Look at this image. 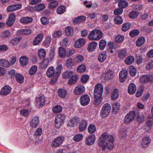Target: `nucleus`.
Here are the masks:
<instances>
[{
    "instance_id": "nucleus-60",
    "label": "nucleus",
    "mask_w": 153,
    "mask_h": 153,
    "mask_svg": "<svg viewBox=\"0 0 153 153\" xmlns=\"http://www.w3.org/2000/svg\"><path fill=\"white\" fill-rule=\"evenodd\" d=\"M58 3V2L57 1H51L49 4V8L50 9H53L56 8L57 7Z\"/></svg>"
},
{
    "instance_id": "nucleus-44",
    "label": "nucleus",
    "mask_w": 153,
    "mask_h": 153,
    "mask_svg": "<svg viewBox=\"0 0 153 153\" xmlns=\"http://www.w3.org/2000/svg\"><path fill=\"white\" fill-rule=\"evenodd\" d=\"M131 25L130 23L127 22L124 24L122 27V30L124 32L128 30L131 27Z\"/></svg>"
},
{
    "instance_id": "nucleus-61",
    "label": "nucleus",
    "mask_w": 153,
    "mask_h": 153,
    "mask_svg": "<svg viewBox=\"0 0 153 153\" xmlns=\"http://www.w3.org/2000/svg\"><path fill=\"white\" fill-rule=\"evenodd\" d=\"M84 59V57L82 55H79L77 56L75 58V61L78 63H80L82 62Z\"/></svg>"
},
{
    "instance_id": "nucleus-36",
    "label": "nucleus",
    "mask_w": 153,
    "mask_h": 153,
    "mask_svg": "<svg viewBox=\"0 0 153 153\" xmlns=\"http://www.w3.org/2000/svg\"><path fill=\"white\" fill-rule=\"evenodd\" d=\"M59 56L61 58H64L65 57L66 54V49L62 47H60L59 49Z\"/></svg>"
},
{
    "instance_id": "nucleus-63",
    "label": "nucleus",
    "mask_w": 153,
    "mask_h": 153,
    "mask_svg": "<svg viewBox=\"0 0 153 153\" xmlns=\"http://www.w3.org/2000/svg\"><path fill=\"white\" fill-rule=\"evenodd\" d=\"M68 124L71 127H73L77 124V120L73 118L70 120Z\"/></svg>"
},
{
    "instance_id": "nucleus-33",
    "label": "nucleus",
    "mask_w": 153,
    "mask_h": 153,
    "mask_svg": "<svg viewBox=\"0 0 153 153\" xmlns=\"http://www.w3.org/2000/svg\"><path fill=\"white\" fill-rule=\"evenodd\" d=\"M10 65V63L7 60L3 59H0V65L4 67L8 68Z\"/></svg>"
},
{
    "instance_id": "nucleus-32",
    "label": "nucleus",
    "mask_w": 153,
    "mask_h": 153,
    "mask_svg": "<svg viewBox=\"0 0 153 153\" xmlns=\"http://www.w3.org/2000/svg\"><path fill=\"white\" fill-rule=\"evenodd\" d=\"M134 58L132 56H128L125 60V64L127 65L132 64L134 62Z\"/></svg>"
},
{
    "instance_id": "nucleus-3",
    "label": "nucleus",
    "mask_w": 153,
    "mask_h": 153,
    "mask_svg": "<svg viewBox=\"0 0 153 153\" xmlns=\"http://www.w3.org/2000/svg\"><path fill=\"white\" fill-rule=\"evenodd\" d=\"M65 117L64 114H60L57 115L55 117V126L57 128H60L64 124Z\"/></svg>"
},
{
    "instance_id": "nucleus-34",
    "label": "nucleus",
    "mask_w": 153,
    "mask_h": 153,
    "mask_svg": "<svg viewBox=\"0 0 153 153\" xmlns=\"http://www.w3.org/2000/svg\"><path fill=\"white\" fill-rule=\"evenodd\" d=\"M119 97V92L118 89H115L112 92L111 98L112 100H114L117 99Z\"/></svg>"
},
{
    "instance_id": "nucleus-18",
    "label": "nucleus",
    "mask_w": 153,
    "mask_h": 153,
    "mask_svg": "<svg viewBox=\"0 0 153 153\" xmlns=\"http://www.w3.org/2000/svg\"><path fill=\"white\" fill-rule=\"evenodd\" d=\"M43 37V35L42 33H40L38 34L34 39L33 43V45H38L42 40Z\"/></svg>"
},
{
    "instance_id": "nucleus-27",
    "label": "nucleus",
    "mask_w": 153,
    "mask_h": 153,
    "mask_svg": "<svg viewBox=\"0 0 153 153\" xmlns=\"http://www.w3.org/2000/svg\"><path fill=\"white\" fill-rule=\"evenodd\" d=\"M112 111L115 114H117L120 109V105L119 103H115L113 105Z\"/></svg>"
},
{
    "instance_id": "nucleus-12",
    "label": "nucleus",
    "mask_w": 153,
    "mask_h": 153,
    "mask_svg": "<svg viewBox=\"0 0 153 153\" xmlns=\"http://www.w3.org/2000/svg\"><path fill=\"white\" fill-rule=\"evenodd\" d=\"M128 74V72L126 69L122 70L119 73V79L120 82H123L126 79Z\"/></svg>"
},
{
    "instance_id": "nucleus-38",
    "label": "nucleus",
    "mask_w": 153,
    "mask_h": 153,
    "mask_svg": "<svg viewBox=\"0 0 153 153\" xmlns=\"http://www.w3.org/2000/svg\"><path fill=\"white\" fill-rule=\"evenodd\" d=\"M22 37H18L13 39L10 41V43L13 45L18 44L22 39Z\"/></svg>"
},
{
    "instance_id": "nucleus-2",
    "label": "nucleus",
    "mask_w": 153,
    "mask_h": 153,
    "mask_svg": "<svg viewBox=\"0 0 153 153\" xmlns=\"http://www.w3.org/2000/svg\"><path fill=\"white\" fill-rule=\"evenodd\" d=\"M114 138L113 136L108 135L106 132V149H108V150H112L114 147Z\"/></svg>"
},
{
    "instance_id": "nucleus-64",
    "label": "nucleus",
    "mask_w": 153,
    "mask_h": 153,
    "mask_svg": "<svg viewBox=\"0 0 153 153\" xmlns=\"http://www.w3.org/2000/svg\"><path fill=\"white\" fill-rule=\"evenodd\" d=\"M41 22L44 25H46L49 22V20L48 18L46 17H42L40 19Z\"/></svg>"
},
{
    "instance_id": "nucleus-56",
    "label": "nucleus",
    "mask_w": 153,
    "mask_h": 153,
    "mask_svg": "<svg viewBox=\"0 0 153 153\" xmlns=\"http://www.w3.org/2000/svg\"><path fill=\"white\" fill-rule=\"evenodd\" d=\"M37 67L36 65H34L32 67L29 71V74L31 75H34L36 72L37 70Z\"/></svg>"
},
{
    "instance_id": "nucleus-30",
    "label": "nucleus",
    "mask_w": 153,
    "mask_h": 153,
    "mask_svg": "<svg viewBox=\"0 0 153 153\" xmlns=\"http://www.w3.org/2000/svg\"><path fill=\"white\" fill-rule=\"evenodd\" d=\"M127 52L126 50L123 49L119 51L118 57L120 59H123L127 56Z\"/></svg>"
},
{
    "instance_id": "nucleus-25",
    "label": "nucleus",
    "mask_w": 153,
    "mask_h": 153,
    "mask_svg": "<svg viewBox=\"0 0 153 153\" xmlns=\"http://www.w3.org/2000/svg\"><path fill=\"white\" fill-rule=\"evenodd\" d=\"M85 19V17L84 16H79L76 18L74 20L73 22L74 24H77L82 22Z\"/></svg>"
},
{
    "instance_id": "nucleus-9",
    "label": "nucleus",
    "mask_w": 153,
    "mask_h": 153,
    "mask_svg": "<svg viewBox=\"0 0 153 153\" xmlns=\"http://www.w3.org/2000/svg\"><path fill=\"white\" fill-rule=\"evenodd\" d=\"M80 100L81 105L85 106L88 105L90 102V97L87 94H83L80 97Z\"/></svg>"
},
{
    "instance_id": "nucleus-7",
    "label": "nucleus",
    "mask_w": 153,
    "mask_h": 153,
    "mask_svg": "<svg viewBox=\"0 0 153 153\" xmlns=\"http://www.w3.org/2000/svg\"><path fill=\"white\" fill-rule=\"evenodd\" d=\"M103 91V87L102 85L98 83L96 85L94 90V95L102 96Z\"/></svg>"
},
{
    "instance_id": "nucleus-10",
    "label": "nucleus",
    "mask_w": 153,
    "mask_h": 153,
    "mask_svg": "<svg viewBox=\"0 0 153 153\" xmlns=\"http://www.w3.org/2000/svg\"><path fill=\"white\" fill-rule=\"evenodd\" d=\"M16 19V14L13 13H11L9 16L6 21V24L8 26H12L15 22Z\"/></svg>"
},
{
    "instance_id": "nucleus-52",
    "label": "nucleus",
    "mask_w": 153,
    "mask_h": 153,
    "mask_svg": "<svg viewBox=\"0 0 153 153\" xmlns=\"http://www.w3.org/2000/svg\"><path fill=\"white\" fill-rule=\"evenodd\" d=\"M86 69L85 66L84 65H82L79 66L77 68V72L81 73L84 72Z\"/></svg>"
},
{
    "instance_id": "nucleus-51",
    "label": "nucleus",
    "mask_w": 153,
    "mask_h": 153,
    "mask_svg": "<svg viewBox=\"0 0 153 153\" xmlns=\"http://www.w3.org/2000/svg\"><path fill=\"white\" fill-rule=\"evenodd\" d=\"M140 31L138 30L134 29L131 31L129 33V35L131 37H134L138 35Z\"/></svg>"
},
{
    "instance_id": "nucleus-59",
    "label": "nucleus",
    "mask_w": 153,
    "mask_h": 153,
    "mask_svg": "<svg viewBox=\"0 0 153 153\" xmlns=\"http://www.w3.org/2000/svg\"><path fill=\"white\" fill-rule=\"evenodd\" d=\"M89 79V76L87 75H83L81 78V81L83 83H86Z\"/></svg>"
},
{
    "instance_id": "nucleus-23",
    "label": "nucleus",
    "mask_w": 153,
    "mask_h": 153,
    "mask_svg": "<svg viewBox=\"0 0 153 153\" xmlns=\"http://www.w3.org/2000/svg\"><path fill=\"white\" fill-rule=\"evenodd\" d=\"M67 91L63 88L59 89L57 91L58 96L62 98H65L67 94Z\"/></svg>"
},
{
    "instance_id": "nucleus-20",
    "label": "nucleus",
    "mask_w": 153,
    "mask_h": 153,
    "mask_svg": "<svg viewBox=\"0 0 153 153\" xmlns=\"http://www.w3.org/2000/svg\"><path fill=\"white\" fill-rule=\"evenodd\" d=\"M88 125V121L85 120H81L79 125V129L81 131H83L86 128Z\"/></svg>"
},
{
    "instance_id": "nucleus-53",
    "label": "nucleus",
    "mask_w": 153,
    "mask_h": 153,
    "mask_svg": "<svg viewBox=\"0 0 153 153\" xmlns=\"http://www.w3.org/2000/svg\"><path fill=\"white\" fill-rule=\"evenodd\" d=\"M83 137L82 134H78L75 135L73 138L74 141L76 142H79L81 140Z\"/></svg>"
},
{
    "instance_id": "nucleus-58",
    "label": "nucleus",
    "mask_w": 153,
    "mask_h": 153,
    "mask_svg": "<svg viewBox=\"0 0 153 153\" xmlns=\"http://www.w3.org/2000/svg\"><path fill=\"white\" fill-rule=\"evenodd\" d=\"M1 36L3 38L5 39L10 37L11 33L9 31L6 30L2 32Z\"/></svg>"
},
{
    "instance_id": "nucleus-5",
    "label": "nucleus",
    "mask_w": 153,
    "mask_h": 153,
    "mask_svg": "<svg viewBox=\"0 0 153 153\" xmlns=\"http://www.w3.org/2000/svg\"><path fill=\"white\" fill-rule=\"evenodd\" d=\"M45 98L44 95L42 94L39 95L37 97L36 105L37 108H42L45 105Z\"/></svg>"
},
{
    "instance_id": "nucleus-54",
    "label": "nucleus",
    "mask_w": 153,
    "mask_h": 153,
    "mask_svg": "<svg viewBox=\"0 0 153 153\" xmlns=\"http://www.w3.org/2000/svg\"><path fill=\"white\" fill-rule=\"evenodd\" d=\"M124 36L121 35H118L115 38V41L117 42L121 43L124 40Z\"/></svg>"
},
{
    "instance_id": "nucleus-48",
    "label": "nucleus",
    "mask_w": 153,
    "mask_h": 153,
    "mask_svg": "<svg viewBox=\"0 0 153 153\" xmlns=\"http://www.w3.org/2000/svg\"><path fill=\"white\" fill-rule=\"evenodd\" d=\"M73 74V72L72 71H66L63 73V77L65 79H67L71 76Z\"/></svg>"
},
{
    "instance_id": "nucleus-62",
    "label": "nucleus",
    "mask_w": 153,
    "mask_h": 153,
    "mask_svg": "<svg viewBox=\"0 0 153 153\" xmlns=\"http://www.w3.org/2000/svg\"><path fill=\"white\" fill-rule=\"evenodd\" d=\"M111 106L108 103H106V117L109 114L111 110Z\"/></svg>"
},
{
    "instance_id": "nucleus-24",
    "label": "nucleus",
    "mask_w": 153,
    "mask_h": 153,
    "mask_svg": "<svg viewBox=\"0 0 153 153\" xmlns=\"http://www.w3.org/2000/svg\"><path fill=\"white\" fill-rule=\"evenodd\" d=\"M55 70L54 67L51 66L46 71L47 76L48 77H51L54 75Z\"/></svg>"
},
{
    "instance_id": "nucleus-17",
    "label": "nucleus",
    "mask_w": 153,
    "mask_h": 153,
    "mask_svg": "<svg viewBox=\"0 0 153 153\" xmlns=\"http://www.w3.org/2000/svg\"><path fill=\"white\" fill-rule=\"evenodd\" d=\"M86 42L84 39L80 38L77 40L74 43V46L76 48H79L83 46Z\"/></svg>"
},
{
    "instance_id": "nucleus-46",
    "label": "nucleus",
    "mask_w": 153,
    "mask_h": 153,
    "mask_svg": "<svg viewBox=\"0 0 153 153\" xmlns=\"http://www.w3.org/2000/svg\"><path fill=\"white\" fill-rule=\"evenodd\" d=\"M96 130V127L93 124H90L88 128V131L90 134L94 133Z\"/></svg>"
},
{
    "instance_id": "nucleus-39",
    "label": "nucleus",
    "mask_w": 153,
    "mask_h": 153,
    "mask_svg": "<svg viewBox=\"0 0 153 153\" xmlns=\"http://www.w3.org/2000/svg\"><path fill=\"white\" fill-rule=\"evenodd\" d=\"M145 42V38L143 37H140L137 39L136 42V44L137 46H140L144 44Z\"/></svg>"
},
{
    "instance_id": "nucleus-19",
    "label": "nucleus",
    "mask_w": 153,
    "mask_h": 153,
    "mask_svg": "<svg viewBox=\"0 0 153 153\" xmlns=\"http://www.w3.org/2000/svg\"><path fill=\"white\" fill-rule=\"evenodd\" d=\"M33 20L32 18L29 16L23 17L20 20V22L22 23L28 24L31 23Z\"/></svg>"
},
{
    "instance_id": "nucleus-4",
    "label": "nucleus",
    "mask_w": 153,
    "mask_h": 153,
    "mask_svg": "<svg viewBox=\"0 0 153 153\" xmlns=\"http://www.w3.org/2000/svg\"><path fill=\"white\" fill-rule=\"evenodd\" d=\"M136 116L135 111L130 112L126 115L124 120V123L126 124H128L132 121L134 119Z\"/></svg>"
},
{
    "instance_id": "nucleus-21",
    "label": "nucleus",
    "mask_w": 153,
    "mask_h": 153,
    "mask_svg": "<svg viewBox=\"0 0 153 153\" xmlns=\"http://www.w3.org/2000/svg\"><path fill=\"white\" fill-rule=\"evenodd\" d=\"M136 87L134 83H132L129 85L128 91L130 94H133L136 92Z\"/></svg>"
},
{
    "instance_id": "nucleus-47",
    "label": "nucleus",
    "mask_w": 153,
    "mask_h": 153,
    "mask_svg": "<svg viewBox=\"0 0 153 153\" xmlns=\"http://www.w3.org/2000/svg\"><path fill=\"white\" fill-rule=\"evenodd\" d=\"M66 7L64 5H62L58 7L56 10V12L58 14H62L65 11Z\"/></svg>"
},
{
    "instance_id": "nucleus-57",
    "label": "nucleus",
    "mask_w": 153,
    "mask_h": 153,
    "mask_svg": "<svg viewBox=\"0 0 153 153\" xmlns=\"http://www.w3.org/2000/svg\"><path fill=\"white\" fill-rule=\"evenodd\" d=\"M20 113L22 116L27 117H28L29 111L26 109H23L20 110Z\"/></svg>"
},
{
    "instance_id": "nucleus-15",
    "label": "nucleus",
    "mask_w": 153,
    "mask_h": 153,
    "mask_svg": "<svg viewBox=\"0 0 153 153\" xmlns=\"http://www.w3.org/2000/svg\"><path fill=\"white\" fill-rule=\"evenodd\" d=\"M85 88L82 85H79L74 89V92L76 95H80L82 94L85 91Z\"/></svg>"
},
{
    "instance_id": "nucleus-22",
    "label": "nucleus",
    "mask_w": 153,
    "mask_h": 153,
    "mask_svg": "<svg viewBox=\"0 0 153 153\" xmlns=\"http://www.w3.org/2000/svg\"><path fill=\"white\" fill-rule=\"evenodd\" d=\"M97 45V43L95 41L91 42L88 45L87 49L88 51L92 52L96 48Z\"/></svg>"
},
{
    "instance_id": "nucleus-26",
    "label": "nucleus",
    "mask_w": 153,
    "mask_h": 153,
    "mask_svg": "<svg viewBox=\"0 0 153 153\" xmlns=\"http://www.w3.org/2000/svg\"><path fill=\"white\" fill-rule=\"evenodd\" d=\"M19 62L21 65H26L28 63V58L25 56H22L20 58Z\"/></svg>"
},
{
    "instance_id": "nucleus-14",
    "label": "nucleus",
    "mask_w": 153,
    "mask_h": 153,
    "mask_svg": "<svg viewBox=\"0 0 153 153\" xmlns=\"http://www.w3.org/2000/svg\"><path fill=\"white\" fill-rule=\"evenodd\" d=\"M30 126L33 128L37 127L39 124V119L37 116H35L32 118V120L30 122Z\"/></svg>"
},
{
    "instance_id": "nucleus-37",
    "label": "nucleus",
    "mask_w": 153,
    "mask_h": 153,
    "mask_svg": "<svg viewBox=\"0 0 153 153\" xmlns=\"http://www.w3.org/2000/svg\"><path fill=\"white\" fill-rule=\"evenodd\" d=\"M78 76L76 75L73 76L71 77L68 82L69 85H72L75 84L77 80Z\"/></svg>"
},
{
    "instance_id": "nucleus-28",
    "label": "nucleus",
    "mask_w": 153,
    "mask_h": 153,
    "mask_svg": "<svg viewBox=\"0 0 153 153\" xmlns=\"http://www.w3.org/2000/svg\"><path fill=\"white\" fill-rule=\"evenodd\" d=\"M48 59L46 58L42 61L40 63L39 67L41 69H43L46 68L49 64Z\"/></svg>"
},
{
    "instance_id": "nucleus-29",
    "label": "nucleus",
    "mask_w": 153,
    "mask_h": 153,
    "mask_svg": "<svg viewBox=\"0 0 153 153\" xmlns=\"http://www.w3.org/2000/svg\"><path fill=\"white\" fill-rule=\"evenodd\" d=\"M16 80L19 83H23L24 82V78L23 76L20 73H16L15 75Z\"/></svg>"
},
{
    "instance_id": "nucleus-16",
    "label": "nucleus",
    "mask_w": 153,
    "mask_h": 153,
    "mask_svg": "<svg viewBox=\"0 0 153 153\" xmlns=\"http://www.w3.org/2000/svg\"><path fill=\"white\" fill-rule=\"evenodd\" d=\"M151 140L149 137L148 136L144 137L141 142V146L143 148L147 147L150 143Z\"/></svg>"
},
{
    "instance_id": "nucleus-50",
    "label": "nucleus",
    "mask_w": 153,
    "mask_h": 153,
    "mask_svg": "<svg viewBox=\"0 0 153 153\" xmlns=\"http://www.w3.org/2000/svg\"><path fill=\"white\" fill-rule=\"evenodd\" d=\"M128 4V2L125 0L119 2L118 4V6L120 8H123L126 7Z\"/></svg>"
},
{
    "instance_id": "nucleus-42",
    "label": "nucleus",
    "mask_w": 153,
    "mask_h": 153,
    "mask_svg": "<svg viewBox=\"0 0 153 153\" xmlns=\"http://www.w3.org/2000/svg\"><path fill=\"white\" fill-rule=\"evenodd\" d=\"M150 80L149 76L147 75L143 76L140 78V82L142 83H147Z\"/></svg>"
},
{
    "instance_id": "nucleus-45",
    "label": "nucleus",
    "mask_w": 153,
    "mask_h": 153,
    "mask_svg": "<svg viewBox=\"0 0 153 153\" xmlns=\"http://www.w3.org/2000/svg\"><path fill=\"white\" fill-rule=\"evenodd\" d=\"M129 72L130 75L131 76H134L136 74V70L134 67L132 65H130L129 67Z\"/></svg>"
},
{
    "instance_id": "nucleus-43",
    "label": "nucleus",
    "mask_w": 153,
    "mask_h": 153,
    "mask_svg": "<svg viewBox=\"0 0 153 153\" xmlns=\"http://www.w3.org/2000/svg\"><path fill=\"white\" fill-rule=\"evenodd\" d=\"M38 54L41 59H44L46 56V52L44 49H40L38 51Z\"/></svg>"
},
{
    "instance_id": "nucleus-11",
    "label": "nucleus",
    "mask_w": 153,
    "mask_h": 153,
    "mask_svg": "<svg viewBox=\"0 0 153 153\" xmlns=\"http://www.w3.org/2000/svg\"><path fill=\"white\" fill-rule=\"evenodd\" d=\"M98 144L100 146H102V149H105V133H103L100 136L98 141Z\"/></svg>"
},
{
    "instance_id": "nucleus-41",
    "label": "nucleus",
    "mask_w": 153,
    "mask_h": 153,
    "mask_svg": "<svg viewBox=\"0 0 153 153\" xmlns=\"http://www.w3.org/2000/svg\"><path fill=\"white\" fill-rule=\"evenodd\" d=\"M62 109V107L59 105L55 106L52 108V111L54 113H59L61 112Z\"/></svg>"
},
{
    "instance_id": "nucleus-31",
    "label": "nucleus",
    "mask_w": 153,
    "mask_h": 153,
    "mask_svg": "<svg viewBox=\"0 0 153 153\" xmlns=\"http://www.w3.org/2000/svg\"><path fill=\"white\" fill-rule=\"evenodd\" d=\"M65 32L66 36H71L74 34L73 29L71 27L68 26L65 29Z\"/></svg>"
},
{
    "instance_id": "nucleus-55",
    "label": "nucleus",
    "mask_w": 153,
    "mask_h": 153,
    "mask_svg": "<svg viewBox=\"0 0 153 153\" xmlns=\"http://www.w3.org/2000/svg\"><path fill=\"white\" fill-rule=\"evenodd\" d=\"M114 23L117 24H120L123 21L122 17L120 16H117L114 19Z\"/></svg>"
},
{
    "instance_id": "nucleus-1",
    "label": "nucleus",
    "mask_w": 153,
    "mask_h": 153,
    "mask_svg": "<svg viewBox=\"0 0 153 153\" xmlns=\"http://www.w3.org/2000/svg\"><path fill=\"white\" fill-rule=\"evenodd\" d=\"M102 36L101 31L97 29L94 30L91 32L88 38L90 40H97L100 39Z\"/></svg>"
},
{
    "instance_id": "nucleus-8",
    "label": "nucleus",
    "mask_w": 153,
    "mask_h": 153,
    "mask_svg": "<svg viewBox=\"0 0 153 153\" xmlns=\"http://www.w3.org/2000/svg\"><path fill=\"white\" fill-rule=\"evenodd\" d=\"M96 139V136L94 134H90L86 137L85 143L88 146L91 145L94 143Z\"/></svg>"
},
{
    "instance_id": "nucleus-35",
    "label": "nucleus",
    "mask_w": 153,
    "mask_h": 153,
    "mask_svg": "<svg viewBox=\"0 0 153 153\" xmlns=\"http://www.w3.org/2000/svg\"><path fill=\"white\" fill-rule=\"evenodd\" d=\"M95 100L94 101V104L95 105L99 104L102 101V96L94 95Z\"/></svg>"
},
{
    "instance_id": "nucleus-6",
    "label": "nucleus",
    "mask_w": 153,
    "mask_h": 153,
    "mask_svg": "<svg viewBox=\"0 0 153 153\" xmlns=\"http://www.w3.org/2000/svg\"><path fill=\"white\" fill-rule=\"evenodd\" d=\"M65 138L63 136L58 137L53 141L51 146L53 147H58L62 144Z\"/></svg>"
},
{
    "instance_id": "nucleus-13",
    "label": "nucleus",
    "mask_w": 153,
    "mask_h": 153,
    "mask_svg": "<svg viewBox=\"0 0 153 153\" xmlns=\"http://www.w3.org/2000/svg\"><path fill=\"white\" fill-rule=\"evenodd\" d=\"M11 88L8 85L4 86L0 91V94L3 96H5L9 94L11 92Z\"/></svg>"
},
{
    "instance_id": "nucleus-40",
    "label": "nucleus",
    "mask_w": 153,
    "mask_h": 153,
    "mask_svg": "<svg viewBox=\"0 0 153 153\" xmlns=\"http://www.w3.org/2000/svg\"><path fill=\"white\" fill-rule=\"evenodd\" d=\"M113 72L111 70H109L106 73V81L112 79L114 77Z\"/></svg>"
},
{
    "instance_id": "nucleus-49",
    "label": "nucleus",
    "mask_w": 153,
    "mask_h": 153,
    "mask_svg": "<svg viewBox=\"0 0 153 153\" xmlns=\"http://www.w3.org/2000/svg\"><path fill=\"white\" fill-rule=\"evenodd\" d=\"M45 7V5L43 4H40L35 6V8L38 11H41L44 9Z\"/></svg>"
}]
</instances>
